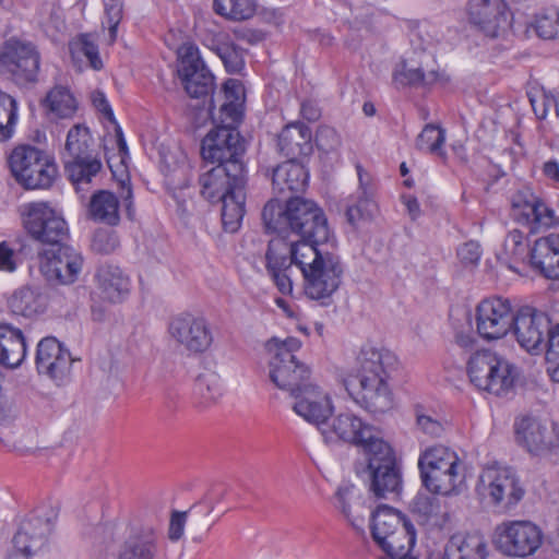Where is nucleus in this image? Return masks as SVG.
<instances>
[{
	"mask_svg": "<svg viewBox=\"0 0 559 559\" xmlns=\"http://www.w3.org/2000/svg\"><path fill=\"white\" fill-rule=\"evenodd\" d=\"M262 221L269 233H275L277 238L290 231L300 237L294 243L320 245L334 239L324 211L310 199L293 195L285 205L276 200H270L262 210Z\"/></svg>",
	"mask_w": 559,
	"mask_h": 559,
	"instance_id": "nucleus-1",
	"label": "nucleus"
},
{
	"mask_svg": "<svg viewBox=\"0 0 559 559\" xmlns=\"http://www.w3.org/2000/svg\"><path fill=\"white\" fill-rule=\"evenodd\" d=\"M356 364L354 381L358 388H347L355 403L374 415L390 411L394 400L388 377L397 364L396 356L385 348L366 344L360 348Z\"/></svg>",
	"mask_w": 559,
	"mask_h": 559,
	"instance_id": "nucleus-2",
	"label": "nucleus"
},
{
	"mask_svg": "<svg viewBox=\"0 0 559 559\" xmlns=\"http://www.w3.org/2000/svg\"><path fill=\"white\" fill-rule=\"evenodd\" d=\"M293 260L302 273L305 294L310 299L324 301L338 289L344 265L335 238L320 245L295 243Z\"/></svg>",
	"mask_w": 559,
	"mask_h": 559,
	"instance_id": "nucleus-3",
	"label": "nucleus"
},
{
	"mask_svg": "<svg viewBox=\"0 0 559 559\" xmlns=\"http://www.w3.org/2000/svg\"><path fill=\"white\" fill-rule=\"evenodd\" d=\"M265 347L271 354L269 377L280 390L293 395L310 382V369L295 356V353L301 347V342L298 338L272 337L266 342Z\"/></svg>",
	"mask_w": 559,
	"mask_h": 559,
	"instance_id": "nucleus-4",
	"label": "nucleus"
},
{
	"mask_svg": "<svg viewBox=\"0 0 559 559\" xmlns=\"http://www.w3.org/2000/svg\"><path fill=\"white\" fill-rule=\"evenodd\" d=\"M365 453L367 465L357 474H364L369 480V490L378 499H395L403 486L402 471L391 445L383 441L369 444Z\"/></svg>",
	"mask_w": 559,
	"mask_h": 559,
	"instance_id": "nucleus-5",
	"label": "nucleus"
},
{
	"mask_svg": "<svg viewBox=\"0 0 559 559\" xmlns=\"http://www.w3.org/2000/svg\"><path fill=\"white\" fill-rule=\"evenodd\" d=\"M457 454L443 445H435L420 453L418 467L423 485L433 493L449 496L459 491L463 476L459 473Z\"/></svg>",
	"mask_w": 559,
	"mask_h": 559,
	"instance_id": "nucleus-6",
	"label": "nucleus"
},
{
	"mask_svg": "<svg viewBox=\"0 0 559 559\" xmlns=\"http://www.w3.org/2000/svg\"><path fill=\"white\" fill-rule=\"evenodd\" d=\"M9 166L15 180L25 189H47L58 175L53 158L28 144L19 145L11 152Z\"/></svg>",
	"mask_w": 559,
	"mask_h": 559,
	"instance_id": "nucleus-7",
	"label": "nucleus"
},
{
	"mask_svg": "<svg viewBox=\"0 0 559 559\" xmlns=\"http://www.w3.org/2000/svg\"><path fill=\"white\" fill-rule=\"evenodd\" d=\"M476 492L489 506L508 512L524 498L525 488L512 468L488 466L478 477Z\"/></svg>",
	"mask_w": 559,
	"mask_h": 559,
	"instance_id": "nucleus-8",
	"label": "nucleus"
},
{
	"mask_svg": "<svg viewBox=\"0 0 559 559\" xmlns=\"http://www.w3.org/2000/svg\"><path fill=\"white\" fill-rule=\"evenodd\" d=\"M370 530L374 543L383 551L412 549L416 531L404 514L389 506H379L371 513Z\"/></svg>",
	"mask_w": 559,
	"mask_h": 559,
	"instance_id": "nucleus-9",
	"label": "nucleus"
},
{
	"mask_svg": "<svg viewBox=\"0 0 559 559\" xmlns=\"http://www.w3.org/2000/svg\"><path fill=\"white\" fill-rule=\"evenodd\" d=\"M23 226L36 241L55 247L69 238L64 218L47 202H31L22 206Z\"/></svg>",
	"mask_w": 559,
	"mask_h": 559,
	"instance_id": "nucleus-10",
	"label": "nucleus"
},
{
	"mask_svg": "<svg viewBox=\"0 0 559 559\" xmlns=\"http://www.w3.org/2000/svg\"><path fill=\"white\" fill-rule=\"evenodd\" d=\"M245 153V139L237 128L229 126H216L201 143V155L205 162L228 168L234 164L242 171H247L243 163Z\"/></svg>",
	"mask_w": 559,
	"mask_h": 559,
	"instance_id": "nucleus-11",
	"label": "nucleus"
},
{
	"mask_svg": "<svg viewBox=\"0 0 559 559\" xmlns=\"http://www.w3.org/2000/svg\"><path fill=\"white\" fill-rule=\"evenodd\" d=\"M495 543L502 554L524 558L540 547L543 533L531 521H508L497 526Z\"/></svg>",
	"mask_w": 559,
	"mask_h": 559,
	"instance_id": "nucleus-12",
	"label": "nucleus"
},
{
	"mask_svg": "<svg viewBox=\"0 0 559 559\" xmlns=\"http://www.w3.org/2000/svg\"><path fill=\"white\" fill-rule=\"evenodd\" d=\"M321 435L326 444L342 441L362 448L364 453L368 452L371 442L383 441L376 436L373 426L349 411L332 417L331 421L321 428Z\"/></svg>",
	"mask_w": 559,
	"mask_h": 559,
	"instance_id": "nucleus-13",
	"label": "nucleus"
},
{
	"mask_svg": "<svg viewBox=\"0 0 559 559\" xmlns=\"http://www.w3.org/2000/svg\"><path fill=\"white\" fill-rule=\"evenodd\" d=\"M247 171L240 170L239 166L215 165L199 176L200 194L211 203H218L234 193L239 198L240 191L247 188Z\"/></svg>",
	"mask_w": 559,
	"mask_h": 559,
	"instance_id": "nucleus-14",
	"label": "nucleus"
},
{
	"mask_svg": "<svg viewBox=\"0 0 559 559\" xmlns=\"http://www.w3.org/2000/svg\"><path fill=\"white\" fill-rule=\"evenodd\" d=\"M178 55V73L187 94L192 98L211 95L215 90L214 75L201 59L198 47L193 44H183Z\"/></svg>",
	"mask_w": 559,
	"mask_h": 559,
	"instance_id": "nucleus-15",
	"label": "nucleus"
},
{
	"mask_svg": "<svg viewBox=\"0 0 559 559\" xmlns=\"http://www.w3.org/2000/svg\"><path fill=\"white\" fill-rule=\"evenodd\" d=\"M83 265V258L63 242L46 249L40 259V272L52 285L73 284Z\"/></svg>",
	"mask_w": 559,
	"mask_h": 559,
	"instance_id": "nucleus-16",
	"label": "nucleus"
},
{
	"mask_svg": "<svg viewBox=\"0 0 559 559\" xmlns=\"http://www.w3.org/2000/svg\"><path fill=\"white\" fill-rule=\"evenodd\" d=\"M515 312L508 298L484 299L476 308V330L484 340H499L511 330Z\"/></svg>",
	"mask_w": 559,
	"mask_h": 559,
	"instance_id": "nucleus-17",
	"label": "nucleus"
},
{
	"mask_svg": "<svg viewBox=\"0 0 559 559\" xmlns=\"http://www.w3.org/2000/svg\"><path fill=\"white\" fill-rule=\"evenodd\" d=\"M0 70L17 80L36 81L39 71V53L29 41L11 38L0 47Z\"/></svg>",
	"mask_w": 559,
	"mask_h": 559,
	"instance_id": "nucleus-18",
	"label": "nucleus"
},
{
	"mask_svg": "<svg viewBox=\"0 0 559 559\" xmlns=\"http://www.w3.org/2000/svg\"><path fill=\"white\" fill-rule=\"evenodd\" d=\"M168 333L180 346L191 354L204 353L213 342L209 323L202 317L183 312L173 317Z\"/></svg>",
	"mask_w": 559,
	"mask_h": 559,
	"instance_id": "nucleus-19",
	"label": "nucleus"
},
{
	"mask_svg": "<svg viewBox=\"0 0 559 559\" xmlns=\"http://www.w3.org/2000/svg\"><path fill=\"white\" fill-rule=\"evenodd\" d=\"M549 326L550 319L547 314L525 307L515 313L511 329L522 348L537 354L545 348V336Z\"/></svg>",
	"mask_w": 559,
	"mask_h": 559,
	"instance_id": "nucleus-20",
	"label": "nucleus"
},
{
	"mask_svg": "<svg viewBox=\"0 0 559 559\" xmlns=\"http://www.w3.org/2000/svg\"><path fill=\"white\" fill-rule=\"evenodd\" d=\"M510 215L519 224L528 225L531 230L559 223L554 209L530 190H521L512 197Z\"/></svg>",
	"mask_w": 559,
	"mask_h": 559,
	"instance_id": "nucleus-21",
	"label": "nucleus"
},
{
	"mask_svg": "<svg viewBox=\"0 0 559 559\" xmlns=\"http://www.w3.org/2000/svg\"><path fill=\"white\" fill-rule=\"evenodd\" d=\"M290 396L295 399L294 412L309 424L316 425L321 431L333 413L329 394L317 384L309 382Z\"/></svg>",
	"mask_w": 559,
	"mask_h": 559,
	"instance_id": "nucleus-22",
	"label": "nucleus"
},
{
	"mask_svg": "<svg viewBox=\"0 0 559 559\" xmlns=\"http://www.w3.org/2000/svg\"><path fill=\"white\" fill-rule=\"evenodd\" d=\"M74 359L56 337L47 336L39 341L36 350V368L39 373L62 382L71 371Z\"/></svg>",
	"mask_w": 559,
	"mask_h": 559,
	"instance_id": "nucleus-23",
	"label": "nucleus"
},
{
	"mask_svg": "<svg viewBox=\"0 0 559 559\" xmlns=\"http://www.w3.org/2000/svg\"><path fill=\"white\" fill-rule=\"evenodd\" d=\"M53 528L52 518L47 513H34L25 519L13 537L14 549L26 559L40 550Z\"/></svg>",
	"mask_w": 559,
	"mask_h": 559,
	"instance_id": "nucleus-24",
	"label": "nucleus"
},
{
	"mask_svg": "<svg viewBox=\"0 0 559 559\" xmlns=\"http://www.w3.org/2000/svg\"><path fill=\"white\" fill-rule=\"evenodd\" d=\"M518 440L528 452L539 454L559 445V426L543 423L533 417H524L515 425Z\"/></svg>",
	"mask_w": 559,
	"mask_h": 559,
	"instance_id": "nucleus-25",
	"label": "nucleus"
},
{
	"mask_svg": "<svg viewBox=\"0 0 559 559\" xmlns=\"http://www.w3.org/2000/svg\"><path fill=\"white\" fill-rule=\"evenodd\" d=\"M294 252L295 243H288L282 238L270 240L265 252L267 274L283 295L293 292L289 270L295 264V260H293Z\"/></svg>",
	"mask_w": 559,
	"mask_h": 559,
	"instance_id": "nucleus-26",
	"label": "nucleus"
},
{
	"mask_svg": "<svg viewBox=\"0 0 559 559\" xmlns=\"http://www.w3.org/2000/svg\"><path fill=\"white\" fill-rule=\"evenodd\" d=\"M158 540V524H135L121 545L118 559H155Z\"/></svg>",
	"mask_w": 559,
	"mask_h": 559,
	"instance_id": "nucleus-27",
	"label": "nucleus"
},
{
	"mask_svg": "<svg viewBox=\"0 0 559 559\" xmlns=\"http://www.w3.org/2000/svg\"><path fill=\"white\" fill-rule=\"evenodd\" d=\"M469 22L489 37H497L507 20V4L503 0H469Z\"/></svg>",
	"mask_w": 559,
	"mask_h": 559,
	"instance_id": "nucleus-28",
	"label": "nucleus"
},
{
	"mask_svg": "<svg viewBox=\"0 0 559 559\" xmlns=\"http://www.w3.org/2000/svg\"><path fill=\"white\" fill-rule=\"evenodd\" d=\"M95 282L100 298L108 302H121L130 294V278L118 265H99L95 273Z\"/></svg>",
	"mask_w": 559,
	"mask_h": 559,
	"instance_id": "nucleus-29",
	"label": "nucleus"
},
{
	"mask_svg": "<svg viewBox=\"0 0 559 559\" xmlns=\"http://www.w3.org/2000/svg\"><path fill=\"white\" fill-rule=\"evenodd\" d=\"M277 146L289 159L309 156L313 151L311 129L302 122L286 124L277 136Z\"/></svg>",
	"mask_w": 559,
	"mask_h": 559,
	"instance_id": "nucleus-30",
	"label": "nucleus"
},
{
	"mask_svg": "<svg viewBox=\"0 0 559 559\" xmlns=\"http://www.w3.org/2000/svg\"><path fill=\"white\" fill-rule=\"evenodd\" d=\"M530 262L547 278H559V234L551 233L535 240Z\"/></svg>",
	"mask_w": 559,
	"mask_h": 559,
	"instance_id": "nucleus-31",
	"label": "nucleus"
},
{
	"mask_svg": "<svg viewBox=\"0 0 559 559\" xmlns=\"http://www.w3.org/2000/svg\"><path fill=\"white\" fill-rule=\"evenodd\" d=\"M308 178L309 174L301 163L288 159L273 169V190L278 194L304 192Z\"/></svg>",
	"mask_w": 559,
	"mask_h": 559,
	"instance_id": "nucleus-32",
	"label": "nucleus"
},
{
	"mask_svg": "<svg viewBox=\"0 0 559 559\" xmlns=\"http://www.w3.org/2000/svg\"><path fill=\"white\" fill-rule=\"evenodd\" d=\"M487 544L477 533H456L444 547L443 559H486Z\"/></svg>",
	"mask_w": 559,
	"mask_h": 559,
	"instance_id": "nucleus-33",
	"label": "nucleus"
},
{
	"mask_svg": "<svg viewBox=\"0 0 559 559\" xmlns=\"http://www.w3.org/2000/svg\"><path fill=\"white\" fill-rule=\"evenodd\" d=\"M63 164L64 173L76 192L88 191L93 180L103 169V164L97 154L85 158L66 159Z\"/></svg>",
	"mask_w": 559,
	"mask_h": 559,
	"instance_id": "nucleus-34",
	"label": "nucleus"
},
{
	"mask_svg": "<svg viewBox=\"0 0 559 559\" xmlns=\"http://www.w3.org/2000/svg\"><path fill=\"white\" fill-rule=\"evenodd\" d=\"M26 356L23 332L9 323H0V364L8 368L19 367Z\"/></svg>",
	"mask_w": 559,
	"mask_h": 559,
	"instance_id": "nucleus-35",
	"label": "nucleus"
},
{
	"mask_svg": "<svg viewBox=\"0 0 559 559\" xmlns=\"http://www.w3.org/2000/svg\"><path fill=\"white\" fill-rule=\"evenodd\" d=\"M8 305L13 314L25 318L43 313L46 308L44 296L29 286L16 289L9 298Z\"/></svg>",
	"mask_w": 559,
	"mask_h": 559,
	"instance_id": "nucleus-36",
	"label": "nucleus"
},
{
	"mask_svg": "<svg viewBox=\"0 0 559 559\" xmlns=\"http://www.w3.org/2000/svg\"><path fill=\"white\" fill-rule=\"evenodd\" d=\"M500 356L491 350H478L474 353L467 362V374L469 381L475 388L484 391L492 377V371L497 366Z\"/></svg>",
	"mask_w": 559,
	"mask_h": 559,
	"instance_id": "nucleus-37",
	"label": "nucleus"
},
{
	"mask_svg": "<svg viewBox=\"0 0 559 559\" xmlns=\"http://www.w3.org/2000/svg\"><path fill=\"white\" fill-rule=\"evenodd\" d=\"M88 211L94 221L110 226L117 225L120 221L118 198L107 190H99L93 194Z\"/></svg>",
	"mask_w": 559,
	"mask_h": 559,
	"instance_id": "nucleus-38",
	"label": "nucleus"
},
{
	"mask_svg": "<svg viewBox=\"0 0 559 559\" xmlns=\"http://www.w3.org/2000/svg\"><path fill=\"white\" fill-rule=\"evenodd\" d=\"M516 378L515 366L500 356L492 371V377L489 379V383L485 386L484 391L497 396H507L512 392Z\"/></svg>",
	"mask_w": 559,
	"mask_h": 559,
	"instance_id": "nucleus-39",
	"label": "nucleus"
},
{
	"mask_svg": "<svg viewBox=\"0 0 559 559\" xmlns=\"http://www.w3.org/2000/svg\"><path fill=\"white\" fill-rule=\"evenodd\" d=\"M378 206L367 190L360 187L358 194L352 197L346 207V219L354 228L370 222L377 213Z\"/></svg>",
	"mask_w": 559,
	"mask_h": 559,
	"instance_id": "nucleus-40",
	"label": "nucleus"
},
{
	"mask_svg": "<svg viewBox=\"0 0 559 559\" xmlns=\"http://www.w3.org/2000/svg\"><path fill=\"white\" fill-rule=\"evenodd\" d=\"M337 508L355 527L364 522V502L353 485L340 487L335 493Z\"/></svg>",
	"mask_w": 559,
	"mask_h": 559,
	"instance_id": "nucleus-41",
	"label": "nucleus"
},
{
	"mask_svg": "<svg viewBox=\"0 0 559 559\" xmlns=\"http://www.w3.org/2000/svg\"><path fill=\"white\" fill-rule=\"evenodd\" d=\"M92 136L88 129L76 124L72 127L67 135L64 152L62 154L63 162L66 159L85 158L93 155L91 148Z\"/></svg>",
	"mask_w": 559,
	"mask_h": 559,
	"instance_id": "nucleus-42",
	"label": "nucleus"
},
{
	"mask_svg": "<svg viewBox=\"0 0 559 559\" xmlns=\"http://www.w3.org/2000/svg\"><path fill=\"white\" fill-rule=\"evenodd\" d=\"M222 202V224L227 233H236L240 226L245 215L246 190L240 191L239 198L236 193L224 199Z\"/></svg>",
	"mask_w": 559,
	"mask_h": 559,
	"instance_id": "nucleus-43",
	"label": "nucleus"
},
{
	"mask_svg": "<svg viewBox=\"0 0 559 559\" xmlns=\"http://www.w3.org/2000/svg\"><path fill=\"white\" fill-rule=\"evenodd\" d=\"M530 251L524 234L519 229H513L506 236L498 258L506 263L524 262L530 259Z\"/></svg>",
	"mask_w": 559,
	"mask_h": 559,
	"instance_id": "nucleus-44",
	"label": "nucleus"
},
{
	"mask_svg": "<svg viewBox=\"0 0 559 559\" xmlns=\"http://www.w3.org/2000/svg\"><path fill=\"white\" fill-rule=\"evenodd\" d=\"M46 107L59 118H70L76 110V102L69 88L53 87L45 98Z\"/></svg>",
	"mask_w": 559,
	"mask_h": 559,
	"instance_id": "nucleus-45",
	"label": "nucleus"
},
{
	"mask_svg": "<svg viewBox=\"0 0 559 559\" xmlns=\"http://www.w3.org/2000/svg\"><path fill=\"white\" fill-rule=\"evenodd\" d=\"M16 122V100L11 95L0 92V142L12 138Z\"/></svg>",
	"mask_w": 559,
	"mask_h": 559,
	"instance_id": "nucleus-46",
	"label": "nucleus"
},
{
	"mask_svg": "<svg viewBox=\"0 0 559 559\" xmlns=\"http://www.w3.org/2000/svg\"><path fill=\"white\" fill-rule=\"evenodd\" d=\"M213 7L217 14L234 21L247 20L255 11L253 0H214Z\"/></svg>",
	"mask_w": 559,
	"mask_h": 559,
	"instance_id": "nucleus-47",
	"label": "nucleus"
},
{
	"mask_svg": "<svg viewBox=\"0 0 559 559\" xmlns=\"http://www.w3.org/2000/svg\"><path fill=\"white\" fill-rule=\"evenodd\" d=\"M532 27L542 39L559 40V10L550 8L537 14Z\"/></svg>",
	"mask_w": 559,
	"mask_h": 559,
	"instance_id": "nucleus-48",
	"label": "nucleus"
},
{
	"mask_svg": "<svg viewBox=\"0 0 559 559\" xmlns=\"http://www.w3.org/2000/svg\"><path fill=\"white\" fill-rule=\"evenodd\" d=\"M445 141V132L435 124H426L416 139V147L423 152H429L438 156H444L442 146Z\"/></svg>",
	"mask_w": 559,
	"mask_h": 559,
	"instance_id": "nucleus-49",
	"label": "nucleus"
},
{
	"mask_svg": "<svg viewBox=\"0 0 559 559\" xmlns=\"http://www.w3.org/2000/svg\"><path fill=\"white\" fill-rule=\"evenodd\" d=\"M223 61L227 72L238 73L245 66L242 49L229 40H218L212 48Z\"/></svg>",
	"mask_w": 559,
	"mask_h": 559,
	"instance_id": "nucleus-50",
	"label": "nucleus"
},
{
	"mask_svg": "<svg viewBox=\"0 0 559 559\" xmlns=\"http://www.w3.org/2000/svg\"><path fill=\"white\" fill-rule=\"evenodd\" d=\"M71 51L73 55H83L88 60L91 68L94 70H100L103 68L98 46L92 34H81L78 39L72 43Z\"/></svg>",
	"mask_w": 559,
	"mask_h": 559,
	"instance_id": "nucleus-51",
	"label": "nucleus"
},
{
	"mask_svg": "<svg viewBox=\"0 0 559 559\" xmlns=\"http://www.w3.org/2000/svg\"><path fill=\"white\" fill-rule=\"evenodd\" d=\"M194 391L205 405L216 402L222 395L219 380L214 373L200 374L195 380Z\"/></svg>",
	"mask_w": 559,
	"mask_h": 559,
	"instance_id": "nucleus-52",
	"label": "nucleus"
},
{
	"mask_svg": "<svg viewBox=\"0 0 559 559\" xmlns=\"http://www.w3.org/2000/svg\"><path fill=\"white\" fill-rule=\"evenodd\" d=\"M394 80L404 85H430L441 80V74L437 71L425 74L420 68L411 69L404 64L402 70L394 74Z\"/></svg>",
	"mask_w": 559,
	"mask_h": 559,
	"instance_id": "nucleus-53",
	"label": "nucleus"
},
{
	"mask_svg": "<svg viewBox=\"0 0 559 559\" xmlns=\"http://www.w3.org/2000/svg\"><path fill=\"white\" fill-rule=\"evenodd\" d=\"M548 340L545 342L547 371L552 381L559 382V323L554 328L549 326Z\"/></svg>",
	"mask_w": 559,
	"mask_h": 559,
	"instance_id": "nucleus-54",
	"label": "nucleus"
},
{
	"mask_svg": "<svg viewBox=\"0 0 559 559\" xmlns=\"http://www.w3.org/2000/svg\"><path fill=\"white\" fill-rule=\"evenodd\" d=\"M123 3L122 0H108L105 3V22L109 31L110 40L115 41L117 37V27L122 20Z\"/></svg>",
	"mask_w": 559,
	"mask_h": 559,
	"instance_id": "nucleus-55",
	"label": "nucleus"
},
{
	"mask_svg": "<svg viewBox=\"0 0 559 559\" xmlns=\"http://www.w3.org/2000/svg\"><path fill=\"white\" fill-rule=\"evenodd\" d=\"M91 246L97 253L110 254L119 247V239L116 233L99 229L94 234Z\"/></svg>",
	"mask_w": 559,
	"mask_h": 559,
	"instance_id": "nucleus-56",
	"label": "nucleus"
},
{
	"mask_svg": "<svg viewBox=\"0 0 559 559\" xmlns=\"http://www.w3.org/2000/svg\"><path fill=\"white\" fill-rule=\"evenodd\" d=\"M416 426L425 435L439 438L444 431L443 424L430 415L423 413L421 407H416Z\"/></svg>",
	"mask_w": 559,
	"mask_h": 559,
	"instance_id": "nucleus-57",
	"label": "nucleus"
},
{
	"mask_svg": "<svg viewBox=\"0 0 559 559\" xmlns=\"http://www.w3.org/2000/svg\"><path fill=\"white\" fill-rule=\"evenodd\" d=\"M242 112L238 103L229 100L224 102L219 107V120L218 126H229L230 128H237V124L241 121Z\"/></svg>",
	"mask_w": 559,
	"mask_h": 559,
	"instance_id": "nucleus-58",
	"label": "nucleus"
},
{
	"mask_svg": "<svg viewBox=\"0 0 559 559\" xmlns=\"http://www.w3.org/2000/svg\"><path fill=\"white\" fill-rule=\"evenodd\" d=\"M338 135L334 129L330 127H321L316 136V143L319 150L329 152L338 145Z\"/></svg>",
	"mask_w": 559,
	"mask_h": 559,
	"instance_id": "nucleus-59",
	"label": "nucleus"
},
{
	"mask_svg": "<svg viewBox=\"0 0 559 559\" xmlns=\"http://www.w3.org/2000/svg\"><path fill=\"white\" fill-rule=\"evenodd\" d=\"M480 246L475 241L465 242L457 249V255L465 265L476 264L480 259Z\"/></svg>",
	"mask_w": 559,
	"mask_h": 559,
	"instance_id": "nucleus-60",
	"label": "nucleus"
},
{
	"mask_svg": "<svg viewBox=\"0 0 559 559\" xmlns=\"http://www.w3.org/2000/svg\"><path fill=\"white\" fill-rule=\"evenodd\" d=\"M186 512H174L170 518L168 537L171 542L179 540L183 535V528L186 524Z\"/></svg>",
	"mask_w": 559,
	"mask_h": 559,
	"instance_id": "nucleus-61",
	"label": "nucleus"
},
{
	"mask_svg": "<svg viewBox=\"0 0 559 559\" xmlns=\"http://www.w3.org/2000/svg\"><path fill=\"white\" fill-rule=\"evenodd\" d=\"M16 269L14 250L9 247L7 241L0 242V270L13 272Z\"/></svg>",
	"mask_w": 559,
	"mask_h": 559,
	"instance_id": "nucleus-62",
	"label": "nucleus"
},
{
	"mask_svg": "<svg viewBox=\"0 0 559 559\" xmlns=\"http://www.w3.org/2000/svg\"><path fill=\"white\" fill-rule=\"evenodd\" d=\"M92 102L94 107L104 114V116L111 122H115V116L112 109L105 96V94L100 91H95L92 95Z\"/></svg>",
	"mask_w": 559,
	"mask_h": 559,
	"instance_id": "nucleus-63",
	"label": "nucleus"
},
{
	"mask_svg": "<svg viewBox=\"0 0 559 559\" xmlns=\"http://www.w3.org/2000/svg\"><path fill=\"white\" fill-rule=\"evenodd\" d=\"M241 90H242V87H241V84L239 83V81L234 80V79L227 80L223 85L225 102L233 100V102L237 103L239 99Z\"/></svg>",
	"mask_w": 559,
	"mask_h": 559,
	"instance_id": "nucleus-64",
	"label": "nucleus"
}]
</instances>
